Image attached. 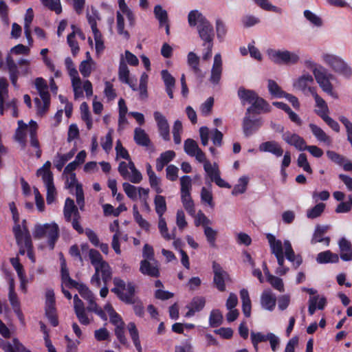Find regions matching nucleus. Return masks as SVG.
Instances as JSON below:
<instances>
[{
    "mask_svg": "<svg viewBox=\"0 0 352 352\" xmlns=\"http://www.w3.org/2000/svg\"><path fill=\"white\" fill-rule=\"evenodd\" d=\"M18 128L16 130L15 140L21 145L23 148L26 146V133H29V124H26L23 120L18 121Z\"/></svg>",
    "mask_w": 352,
    "mask_h": 352,
    "instance_id": "24",
    "label": "nucleus"
},
{
    "mask_svg": "<svg viewBox=\"0 0 352 352\" xmlns=\"http://www.w3.org/2000/svg\"><path fill=\"white\" fill-rule=\"evenodd\" d=\"M258 148L261 152H269L276 157H280L283 154V148L276 141L265 142L259 145Z\"/></svg>",
    "mask_w": 352,
    "mask_h": 352,
    "instance_id": "21",
    "label": "nucleus"
},
{
    "mask_svg": "<svg viewBox=\"0 0 352 352\" xmlns=\"http://www.w3.org/2000/svg\"><path fill=\"white\" fill-rule=\"evenodd\" d=\"M270 59L277 65H294L298 63L299 57L297 54L287 50H268Z\"/></svg>",
    "mask_w": 352,
    "mask_h": 352,
    "instance_id": "8",
    "label": "nucleus"
},
{
    "mask_svg": "<svg viewBox=\"0 0 352 352\" xmlns=\"http://www.w3.org/2000/svg\"><path fill=\"white\" fill-rule=\"evenodd\" d=\"M188 64L192 68V71L197 74L200 72L199 65V58L197 54L192 52H190L188 54Z\"/></svg>",
    "mask_w": 352,
    "mask_h": 352,
    "instance_id": "56",
    "label": "nucleus"
},
{
    "mask_svg": "<svg viewBox=\"0 0 352 352\" xmlns=\"http://www.w3.org/2000/svg\"><path fill=\"white\" fill-rule=\"evenodd\" d=\"M51 162L50 161H47L42 167L38 168L36 171V175L38 177H41L43 182L45 185L51 184L53 182V175L50 170Z\"/></svg>",
    "mask_w": 352,
    "mask_h": 352,
    "instance_id": "26",
    "label": "nucleus"
},
{
    "mask_svg": "<svg viewBox=\"0 0 352 352\" xmlns=\"http://www.w3.org/2000/svg\"><path fill=\"white\" fill-rule=\"evenodd\" d=\"M128 330L131 336V338L138 352H142V348L140 344L139 333L137 329L135 324L133 322L128 324Z\"/></svg>",
    "mask_w": 352,
    "mask_h": 352,
    "instance_id": "37",
    "label": "nucleus"
},
{
    "mask_svg": "<svg viewBox=\"0 0 352 352\" xmlns=\"http://www.w3.org/2000/svg\"><path fill=\"white\" fill-rule=\"evenodd\" d=\"M283 139L287 144L294 146L298 150L305 151L306 142L298 135L287 132L283 135Z\"/></svg>",
    "mask_w": 352,
    "mask_h": 352,
    "instance_id": "19",
    "label": "nucleus"
},
{
    "mask_svg": "<svg viewBox=\"0 0 352 352\" xmlns=\"http://www.w3.org/2000/svg\"><path fill=\"white\" fill-rule=\"evenodd\" d=\"M117 32L120 35H123L126 39H129L130 34L128 31L124 30V19L120 12L116 13Z\"/></svg>",
    "mask_w": 352,
    "mask_h": 352,
    "instance_id": "50",
    "label": "nucleus"
},
{
    "mask_svg": "<svg viewBox=\"0 0 352 352\" xmlns=\"http://www.w3.org/2000/svg\"><path fill=\"white\" fill-rule=\"evenodd\" d=\"M197 31L199 38L204 43H213L214 32L212 25L206 19L202 23L197 25Z\"/></svg>",
    "mask_w": 352,
    "mask_h": 352,
    "instance_id": "12",
    "label": "nucleus"
},
{
    "mask_svg": "<svg viewBox=\"0 0 352 352\" xmlns=\"http://www.w3.org/2000/svg\"><path fill=\"white\" fill-rule=\"evenodd\" d=\"M181 195L190 194L192 180L190 176L184 175L180 178Z\"/></svg>",
    "mask_w": 352,
    "mask_h": 352,
    "instance_id": "57",
    "label": "nucleus"
},
{
    "mask_svg": "<svg viewBox=\"0 0 352 352\" xmlns=\"http://www.w3.org/2000/svg\"><path fill=\"white\" fill-rule=\"evenodd\" d=\"M222 74V60L220 54H217L214 57V63L211 69L210 81L214 85H217L221 80Z\"/></svg>",
    "mask_w": 352,
    "mask_h": 352,
    "instance_id": "16",
    "label": "nucleus"
},
{
    "mask_svg": "<svg viewBox=\"0 0 352 352\" xmlns=\"http://www.w3.org/2000/svg\"><path fill=\"white\" fill-rule=\"evenodd\" d=\"M284 250L285 252L283 253H285L286 258L292 263L293 266L296 269L298 268L301 265L302 258L300 255L295 254L292 244L288 240L284 241Z\"/></svg>",
    "mask_w": 352,
    "mask_h": 352,
    "instance_id": "18",
    "label": "nucleus"
},
{
    "mask_svg": "<svg viewBox=\"0 0 352 352\" xmlns=\"http://www.w3.org/2000/svg\"><path fill=\"white\" fill-rule=\"evenodd\" d=\"M240 297L242 301L243 312L246 317H250L251 314V300L248 291L246 289H242L240 291Z\"/></svg>",
    "mask_w": 352,
    "mask_h": 352,
    "instance_id": "34",
    "label": "nucleus"
},
{
    "mask_svg": "<svg viewBox=\"0 0 352 352\" xmlns=\"http://www.w3.org/2000/svg\"><path fill=\"white\" fill-rule=\"evenodd\" d=\"M74 151H70L66 154H58L54 162V165L58 170H61L65 163L73 157Z\"/></svg>",
    "mask_w": 352,
    "mask_h": 352,
    "instance_id": "51",
    "label": "nucleus"
},
{
    "mask_svg": "<svg viewBox=\"0 0 352 352\" xmlns=\"http://www.w3.org/2000/svg\"><path fill=\"white\" fill-rule=\"evenodd\" d=\"M158 228L162 236L164 239L170 241L173 239H175V234L174 231L171 234L168 233L166 222L163 216L158 217Z\"/></svg>",
    "mask_w": 352,
    "mask_h": 352,
    "instance_id": "42",
    "label": "nucleus"
},
{
    "mask_svg": "<svg viewBox=\"0 0 352 352\" xmlns=\"http://www.w3.org/2000/svg\"><path fill=\"white\" fill-rule=\"evenodd\" d=\"M61 276L63 283L68 284L71 287H77L78 283L69 277L68 270L66 267L65 260L61 258Z\"/></svg>",
    "mask_w": 352,
    "mask_h": 352,
    "instance_id": "45",
    "label": "nucleus"
},
{
    "mask_svg": "<svg viewBox=\"0 0 352 352\" xmlns=\"http://www.w3.org/2000/svg\"><path fill=\"white\" fill-rule=\"evenodd\" d=\"M38 124L34 120L29 122V134L30 138V145L36 148V156L40 158L41 156V150L40 148L39 142L36 137Z\"/></svg>",
    "mask_w": 352,
    "mask_h": 352,
    "instance_id": "20",
    "label": "nucleus"
},
{
    "mask_svg": "<svg viewBox=\"0 0 352 352\" xmlns=\"http://www.w3.org/2000/svg\"><path fill=\"white\" fill-rule=\"evenodd\" d=\"M184 147L186 154L190 157L195 155V153L200 148L197 143L192 139H187L184 142Z\"/></svg>",
    "mask_w": 352,
    "mask_h": 352,
    "instance_id": "55",
    "label": "nucleus"
},
{
    "mask_svg": "<svg viewBox=\"0 0 352 352\" xmlns=\"http://www.w3.org/2000/svg\"><path fill=\"white\" fill-rule=\"evenodd\" d=\"M313 96H314L316 107L318 109H316V113L322 119L328 116L329 112V107L326 103V102L320 97L316 93L312 92Z\"/></svg>",
    "mask_w": 352,
    "mask_h": 352,
    "instance_id": "30",
    "label": "nucleus"
},
{
    "mask_svg": "<svg viewBox=\"0 0 352 352\" xmlns=\"http://www.w3.org/2000/svg\"><path fill=\"white\" fill-rule=\"evenodd\" d=\"M252 111L255 110L257 113H260L261 112L267 113L271 111V107L267 102L259 98L258 96L256 97L255 100L252 102Z\"/></svg>",
    "mask_w": 352,
    "mask_h": 352,
    "instance_id": "35",
    "label": "nucleus"
},
{
    "mask_svg": "<svg viewBox=\"0 0 352 352\" xmlns=\"http://www.w3.org/2000/svg\"><path fill=\"white\" fill-rule=\"evenodd\" d=\"M140 272L144 274L153 278L160 276L159 263L156 260L148 261L142 260L140 266Z\"/></svg>",
    "mask_w": 352,
    "mask_h": 352,
    "instance_id": "13",
    "label": "nucleus"
},
{
    "mask_svg": "<svg viewBox=\"0 0 352 352\" xmlns=\"http://www.w3.org/2000/svg\"><path fill=\"white\" fill-rule=\"evenodd\" d=\"M81 118L86 122L87 129L89 130L92 127V120L89 113V107L86 102H82L80 107Z\"/></svg>",
    "mask_w": 352,
    "mask_h": 352,
    "instance_id": "53",
    "label": "nucleus"
},
{
    "mask_svg": "<svg viewBox=\"0 0 352 352\" xmlns=\"http://www.w3.org/2000/svg\"><path fill=\"white\" fill-rule=\"evenodd\" d=\"M14 98H9L8 89H0V114L3 115L5 107L9 108L10 104H13Z\"/></svg>",
    "mask_w": 352,
    "mask_h": 352,
    "instance_id": "41",
    "label": "nucleus"
},
{
    "mask_svg": "<svg viewBox=\"0 0 352 352\" xmlns=\"http://www.w3.org/2000/svg\"><path fill=\"white\" fill-rule=\"evenodd\" d=\"M204 168L212 182H214L220 175V170L216 163L212 164L210 162H206L204 164Z\"/></svg>",
    "mask_w": 352,
    "mask_h": 352,
    "instance_id": "43",
    "label": "nucleus"
},
{
    "mask_svg": "<svg viewBox=\"0 0 352 352\" xmlns=\"http://www.w3.org/2000/svg\"><path fill=\"white\" fill-rule=\"evenodd\" d=\"M6 65L8 69L10 79L14 87H17V80L19 76V71L14 60L11 56L8 55L6 57Z\"/></svg>",
    "mask_w": 352,
    "mask_h": 352,
    "instance_id": "27",
    "label": "nucleus"
},
{
    "mask_svg": "<svg viewBox=\"0 0 352 352\" xmlns=\"http://www.w3.org/2000/svg\"><path fill=\"white\" fill-rule=\"evenodd\" d=\"M252 112V107L247 109L245 116L243 120V131L246 137L252 135L262 126L263 122L261 118H252L250 113Z\"/></svg>",
    "mask_w": 352,
    "mask_h": 352,
    "instance_id": "9",
    "label": "nucleus"
},
{
    "mask_svg": "<svg viewBox=\"0 0 352 352\" xmlns=\"http://www.w3.org/2000/svg\"><path fill=\"white\" fill-rule=\"evenodd\" d=\"M276 298L270 290H265L261 296L262 307L269 311H272L276 305Z\"/></svg>",
    "mask_w": 352,
    "mask_h": 352,
    "instance_id": "25",
    "label": "nucleus"
},
{
    "mask_svg": "<svg viewBox=\"0 0 352 352\" xmlns=\"http://www.w3.org/2000/svg\"><path fill=\"white\" fill-rule=\"evenodd\" d=\"M119 80L125 84L129 85L131 88H134L135 85L129 77V70L126 64L122 60L119 65Z\"/></svg>",
    "mask_w": 352,
    "mask_h": 352,
    "instance_id": "31",
    "label": "nucleus"
},
{
    "mask_svg": "<svg viewBox=\"0 0 352 352\" xmlns=\"http://www.w3.org/2000/svg\"><path fill=\"white\" fill-rule=\"evenodd\" d=\"M266 237L268 240L272 254L283 253L284 243L283 244L280 240L276 239L272 234H267Z\"/></svg>",
    "mask_w": 352,
    "mask_h": 352,
    "instance_id": "33",
    "label": "nucleus"
},
{
    "mask_svg": "<svg viewBox=\"0 0 352 352\" xmlns=\"http://www.w3.org/2000/svg\"><path fill=\"white\" fill-rule=\"evenodd\" d=\"M154 14L159 21L160 26H163L168 22L167 12L160 5H156L154 8Z\"/></svg>",
    "mask_w": 352,
    "mask_h": 352,
    "instance_id": "48",
    "label": "nucleus"
},
{
    "mask_svg": "<svg viewBox=\"0 0 352 352\" xmlns=\"http://www.w3.org/2000/svg\"><path fill=\"white\" fill-rule=\"evenodd\" d=\"M206 303L204 298L197 296L192 298V301L186 305L188 311L186 312V317L192 316L195 312L201 311Z\"/></svg>",
    "mask_w": 352,
    "mask_h": 352,
    "instance_id": "23",
    "label": "nucleus"
},
{
    "mask_svg": "<svg viewBox=\"0 0 352 352\" xmlns=\"http://www.w3.org/2000/svg\"><path fill=\"white\" fill-rule=\"evenodd\" d=\"M324 63L334 72L340 74L346 78L352 76V69L341 58L332 54H324Z\"/></svg>",
    "mask_w": 352,
    "mask_h": 352,
    "instance_id": "5",
    "label": "nucleus"
},
{
    "mask_svg": "<svg viewBox=\"0 0 352 352\" xmlns=\"http://www.w3.org/2000/svg\"><path fill=\"white\" fill-rule=\"evenodd\" d=\"M45 314L52 326L56 327L58 325V322L54 305H46Z\"/></svg>",
    "mask_w": 352,
    "mask_h": 352,
    "instance_id": "58",
    "label": "nucleus"
},
{
    "mask_svg": "<svg viewBox=\"0 0 352 352\" xmlns=\"http://www.w3.org/2000/svg\"><path fill=\"white\" fill-rule=\"evenodd\" d=\"M327 303V299L324 297L320 298L319 296L310 297L309 300V314L313 315L316 309H323Z\"/></svg>",
    "mask_w": 352,
    "mask_h": 352,
    "instance_id": "28",
    "label": "nucleus"
},
{
    "mask_svg": "<svg viewBox=\"0 0 352 352\" xmlns=\"http://www.w3.org/2000/svg\"><path fill=\"white\" fill-rule=\"evenodd\" d=\"M25 223V220H23L22 228L21 227L20 225H16L13 227V232L14 234L16 243L19 247V252L21 255L25 254V252H27V248H25V237L23 236H25V234H30Z\"/></svg>",
    "mask_w": 352,
    "mask_h": 352,
    "instance_id": "15",
    "label": "nucleus"
},
{
    "mask_svg": "<svg viewBox=\"0 0 352 352\" xmlns=\"http://www.w3.org/2000/svg\"><path fill=\"white\" fill-rule=\"evenodd\" d=\"M206 19V18L197 10H191L188 15V21L190 27L202 23Z\"/></svg>",
    "mask_w": 352,
    "mask_h": 352,
    "instance_id": "40",
    "label": "nucleus"
},
{
    "mask_svg": "<svg viewBox=\"0 0 352 352\" xmlns=\"http://www.w3.org/2000/svg\"><path fill=\"white\" fill-rule=\"evenodd\" d=\"M118 170L124 179L129 180L133 184H140L142 180V173L136 168L131 160L128 163L121 162Z\"/></svg>",
    "mask_w": 352,
    "mask_h": 352,
    "instance_id": "7",
    "label": "nucleus"
},
{
    "mask_svg": "<svg viewBox=\"0 0 352 352\" xmlns=\"http://www.w3.org/2000/svg\"><path fill=\"white\" fill-rule=\"evenodd\" d=\"M154 119L157 123V126L160 135L162 138L168 141L170 140V129L169 124L166 117L160 111H155L153 113Z\"/></svg>",
    "mask_w": 352,
    "mask_h": 352,
    "instance_id": "14",
    "label": "nucleus"
},
{
    "mask_svg": "<svg viewBox=\"0 0 352 352\" xmlns=\"http://www.w3.org/2000/svg\"><path fill=\"white\" fill-rule=\"evenodd\" d=\"M64 218L67 222H71L73 228L79 234L84 233L80 224V214L73 199L67 198L63 208Z\"/></svg>",
    "mask_w": 352,
    "mask_h": 352,
    "instance_id": "3",
    "label": "nucleus"
},
{
    "mask_svg": "<svg viewBox=\"0 0 352 352\" xmlns=\"http://www.w3.org/2000/svg\"><path fill=\"white\" fill-rule=\"evenodd\" d=\"M33 236L38 239L46 237L50 248L53 250L59 236V228L56 223L38 224L34 228Z\"/></svg>",
    "mask_w": 352,
    "mask_h": 352,
    "instance_id": "2",
    "label": "nucleus"
},
{
    "mask_svg": "<svg viewBox=\"0 0 352 352\" xmlns=\"http://www.w3.org/2000/svg\"><path fill=\"white\" fill-rule=\"evenodd\" d=\"M254 3L264 10L272 11L276 13H280L281 9L272 5L268 0H253Z\"/></svg>",
    "mask_w": 352,
    "mask_h": 352,
    "instance_id": "60",
    "label": "nucleus"
},
{
    "mask_svg": "<svg viewBox=\"0 0 352 352\" xmlns=\"http://www.w3.org/2000/svg\"><path fill=\"white\" fill-rule=\"evenodd\" d=\"M134 140L137 144L142 146H148L151 140L145 131L141 128H135L134 131Z\"/></svg>",
    "mask_w": 352,
    "mask_h": 352,
    "instance_id": "32",
    "label": "nucleus"
},
{
    "mask_svg": "<svg viewBox=\"0 0 352 352\" xmlns=\"http://www.w3.org/2000/svg\"><path fill=\"white\" fill-rule=\"evenodd\" d=\"M42 4L52 11H54L56 14H59L62 12V7L60 1L54 0H41Z\"/></svg>",
    "mask_w": 352,
    "mask_h": 352,
    "instance_id": "59",
    "label": "nucleus"
},
{
    "mask_svg": "<svg viewBox=\"0 0 352 352\" xmlns=\"http://www.w3.org/2000/svg\"><path fill=\"white\" fill-rule=\"evenodd\" d=\"M113 130L109 129L107 135L104 138L101 139V146L102 148L107 152L109 153L112 148L113 145Z\"/></svg>",
    "mask_w": 352,
    "mask_h": 352,
    "instance_id": "63",
    "label": "nucleus"
},
{
    "mask_svg": "<svg viewBox=\"0 0 352 352\" xmlns=\"http://www.w3.org/2000/svg\"><path fill=\"white\" fill-rule=\"evenodd\" d=\"M338 260V256L329 250L319 253L316 257V261L318 263H336Z\"/></svg>",
    "mask_w": 352,
    "mask_h": 352,
    "instance_id": "39",
    "label": "nucleus"
},
{
    "mask_svg": "<svg viewBox=\"0 0 352 352\" xmlns=\"http://www.w3.org/2000/svg\"><path fill=\"white\" fill-rule=\"evenodd\" d=\"M161 76L166 88H174L175 79L167 69H163Z\"/></svg>",
    "mask_w": 352,
    "mask_h": 352,
    "instance_id": "64",
    "label": "nucleus"
},
{
    "mask_svg": "<svg viewBox=\"0 0 352 352\" xmlns=\"http://www.w3.org/2000/svg\"><path fill=\"white\" fill-rule=\"evenodd\" d=\"M210 325L212 327H217L223 322V315L218 309L212 310L209 317Z\"/></svg>",
    "mask_w": 352,
    "mask_h": 352,
    "instance_id": "52",
    "label": "nucleus"
},
{
    "mask_svg": "<svg viewBox=\"0 0 352 352\" xmlns=\"http://www.w3.org/2000/svg\"><path fill=\"white\" fill-rule=\"evenodd\" d=\"M250 337H251V340H252V344H253L255 350L257 351L258 350V344L260 342H262L267 341L270 338V333L265 335L260 332H258V333L252 332Z\"/></svg>",
    "mask_w": 352,
    "mask_h": 352,
    "instance_id": "54",
    "label": "nucleus"
},
{
    "mask_svg": "<svg viewBox=\"0 0 352 352\" xmlns=\"http://www.w3.org/2000/svg\"><path fill=\"white\" fill-rule=\"evenodd\" d=\"M238 96L240 98L242 104L245 102L252 104L255 100L257 94L251 89H239Z\"/></svg>",
    "mask_w": 352,
    "mask_h": 352,
    "instance_id": "44",
    "label": "nucleus"
},
{
    "mask_svg": "<svg viewBox=\"0 0 352 352\" xmlns=\"http://www.w3.org/2000/svg\"><path fill=\"white\" fill-rule=\"evenodd\" d=\"M148 177L149 184L152 189H153L157 194H161L163 192L161 188V179L156 174L151 175Z\"/></svg>",
    "mask_w": 352,
    "mask_h": 352,
    "instance_id": "62",
    "label": "nucleus"
},
{
    "mask_svg": "<svg viewBox=\"0 0 352 352\" xmlns=\"http://www.w3.org/2000/svg\"><path fill=\"white\" fill-rule=\"evenodd\" d=\"M309 128L318 141L322 142L327 145L331 144V138L320 127L314 124H310Z\"/></svg>",
    "mask_w": 352,
    "mask_h": 352,
    "instance_id": "29",
    "label": "nucleus"
},
{
    "mask_svg": "<svg viewBox=\"0 0 352 352\" xmlns=\"http://www.w3.org/2000/svg\"><path fill=\"white\" fill-rule=\"evenodd\" d=\"M249 178L247 176H242L238 180V183L234 186L232 191L233 195L244 193L247 189Z\"/></svg>",
    "mask_w": 352,
    "mask_h": 352,
    "instance_id": "46",
    "label": "nucleus"
},
{
    "mask_svg": "<svg viewBox=\"0 0 352 352\" xmlns=\"http://www.w3.org/2000/svg\"><path fill=\"white\" fill-rule=\"evenodd\" d=\"M325 208V204L323 203H319L314 207L309 208L307 210L306 216L308 219H314L319 217L324 212Z\"/></svg>",
    "mask_w": 352,
    "mask_h": 352,
    "instance_id": "49",
    "label": "nucleus"
},
{
    "mask_svg": "<svg viewBox=\"0 0 352 352\" xmlns=\"http://www.w3.org/2000/svg\"><path fill=\"white\" fill-rule=\"evenodd\" d=\"M154 205L158 217H162L167 210L165 197L157 194L154 198Z\"/></svg>",
    "mask_w": 352,
    "mask_h": 352,
    "instance_id": "38",
    "label": "nucleus"
},
{
    "mask_svg": "<svg viewBox=\"0 0 352 352\" xmlns=\"http://www.w3.org/2000/svg\"><path fill=\"white\" fill-rule=\"evenodd\" d=\"M340 258L344 261H352V245L346 238L342 237L338 241Z\"/></svg>",
    "mask_w": 352,
    "mask_h": 352,
    "instance_id": "22",
    "label": "nucleus"
},
{
    "mask_svg": "<svg viewBox=\"0 0 352 352\" xmlns=\"http://www.w3.org/2000/svg\"><path fill=\"white\" fill-rule=\"evenodd\" d=\"M113 284L115 287L111 292L117 295V296L123 302L127 304L136 303L138 298L135 296V286L132 282H128L127 284L120 278H113Z\"/></svg>",
    "mask_w": 352,
    "mask_h": 352,
    "instance_id": "1",
    "label": "nucleus"
},
{
    "mask_svg": "<svg viewBox=\"0 0 352 352\" xmlns=\"http://www.w3.org/2000/svg\"><path fill=\"white\" fill-rule=\"evenodd\" d=\"M182 202L183 204L184 208L188 212V213L192 216L195 217V209L193 201L190 197V194L186 195H181Z\"/></svg>",
    "mask_w": 352,
    "mask_h": 352,
    "instance_id": "47",
    "label": "nucleus"
},
{
    "mask_svg": "<svg viewBox=\"0 0 352 352\" xmlns=\"http://www.w3.org/2000/svg\"><path fill=\"white\" fill-rule=\"evenodd\" d=\"M328 230V226L317 225L311 239V244L314 245L317 243H324L326 246H329L330 238L324 236Z\"/></svg>",
    "mask_w": 352,
    "mask_h": 352,
    "instance_id": "17",
    "label": "nucleus"
},
{
    "mask_svg": "<svg viewBox=\"0 0 352 352\" xmlns=\"http://www.w3.org/2000/svg\"><path fill=\"white\" fill-rule=\"evenodd\" d=\"M314 82V78L309 74H305L300 76L293 83L294 88H312L311 85Z\"/></svg>",
    "mask_w": 352,
    "mask_h": 352,
    "instance_id": "36",
    "label": "nucleus"
},
{
    "mask_svg": "<svg viewBox=\"0 0 352 352\" xmlns=\"http://www.w3.org/2000/svg\"><path fill=\"white\" fill-rule=\"evenodd\" d=\"M38 96L34 98L37 109V113L44 115L49 109L50 104V95L46 89H38Z\"/></svg>",
    "mask_w": 352,
    "mask_h": 352,
    "instance_id": "11",
    "label": "nucleus"
},
{
    "mask_svg": "<svg viewBox=\"0 0 352 352\" xmlns=\"http://www.w3.org/2000/svg\"><path fill=\"white\" fill-rule=\"evenodd\" d=\"M89 257L95 270H101L102 280L106 284L111 278V270L109 265L103 260L101 254L96 250H90Z\"/></svg>",
    "mask_w": 352,
    "mask_h": 352,
    "instance_id": "4",
    "label": "nucleus"
},
{
    "mask_svg": "<svg viewBox=\"0 0 352 352\" xmlns=\"http://www.w3.org/2000/svg\"><path fill=\"white\" fill-rule=\"evenodd\" d=\"M314 77L321 88H333L336 77L321 65L310 62Z\"/></svg>",
    "mask_w": 352,
    "mask_h": 352,
    "instance_id": "6",
    "label": "nucleus"
},
{
    "mask_svg": "<svg viewBox=\"0 0 352 352\" xmlns=\"http://www.w3.org/2000/svg\"><path fill=\"white\" fill-rule=\"evenodd\" d=\"M122 187L124 192L128 196V197L133 200L137 199L138 187H136L128 182L123 183Z\"/></svg>",
    "mask_w": 352,
    "mask_h": 352,
    "instance_id": "61",
    "label": "nucleus"
},
{
    "mask_svg": "<svg viewBox=\"0 0 352 352\" xmlns=\"http://www.w3.org/2000/svg\"><path fill=\"white\" fill-rule=\"evenodd\" d=\"M214 273L213 283L220 292L226 291V283L230 280L228 274L224 271L220 265L216 262L212 263Z\"/></svg>",
    "mask_w": 352,
    "mask_h": 352,
    "instance_id": "10",
    "label": "nucleus"
}]
</instances>
